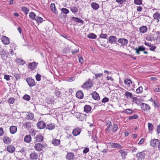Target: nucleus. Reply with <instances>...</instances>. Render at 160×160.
Wrapping results in <instances>:
<instances>
[{"label":"nucleus","instance_id":"f257e3e1","mask_svg":"<svg viewBox=\"0 0 160 160\" xmlns=\"http://www.w3.org/2000/svg\"><path fill=\"white\" fill-rule=\"evenodd\" d=\"M93 84L92 82L90 79H88V81L84 83L82 86V88L85 89L90 88L92 87Z\"/></svg>","mask_w":160,"mask_h":160},{"label":"nucleus","instance_id":"f03ea898","mask_svg":"<svg viewBox=\"0 0 160 160\" xmlns=\"http://www.w3.org/2000/svg\"><path fill=\"white\" fill-rule=\"evenodd\" d=\"M46 147V145L44 144H42L40 143H35L34 146L35 149L37 151L40 152Z\"/></svg>","mask_w":160,"mask_h":160},{"label":"nucleus","instance_id":"7ed1b4c3","mask_svg":"<svg viewBox=\"0 0 160 160\" xmlns=\"http://www.w3.org/2000/svg\"><path fill=\"white\" fill-rule=\"evenodd\" d=\"M146 155L145 152L142 151L138 152L137 154L136 157L138 160H144L145 157Z\"/></svg>","mask_w":160,"mask_h":160},{"label":"nucleus","instance_id":"20e7f679","mask_svg":"<svg viewBox=\"0 0 160 160\" xmlns=\"http://www.w3.org/2000/svg\"><path fill=\"white\" fill-rule=\"evenodd\" d=\"M108 144L113 148H117L121 149L123 148V147L119 143L110 142Z\"/></svg>","mask_w":160,"mask_h":160},{"label":"nucleus","instance_id":"39448f33","mask_svg":"<svg viewBox=\"0 0 160 160\" xmlns=\"http://www.w3.org/2000/svg\"><path fill=\"white\" fill-rule=\"evenodd\" d=\"M38 154L33 151L29 155V159L30 160H37L38 158Z\"/></svg>","mask_w":160,"mask_h":160},{"label":"nucleus","instance_id":"423d86ee","mask_svg":"<svg viewBox=\"0 0 160 160\" xmlns=\"http://www.w3.org/2000/svg\"><path fill=\"white\" fill-rule=\"evenodd\" d=\"M34 143H40L43 141V137L40 134L37 135L35 137Z\"/></svg>","mask_w":160,"mask_h":160},{"label":"nucleus","instance_id":"0eeeda50","mask_svg":"<svg viewBox=\"0 0 160 160\" xmlns=\"http://www.w3.org/2000/svg\"><path fill=\"white\" fill-rule=\"evenodd\" d=\"M37 126L38 128L42 129L45 128L46 127V124L44 121H41L37 122Z\"/></svg>","mask_w":160,"mask_h":160},{"label":"nucleus","instance_id":"6e6552de","mask_svg":"<svg viewBox=\"0 0 160 160\" xmlns=\"http://www.w3.org/2000/svg\"><path fill=\"white\" fill-rule=\"evenodd\" d=\"M26 81L28 85L30 87H33L35 85V82L34 80L31 78H27Z\"/></svg>","mask_w":160,"mask_h":160},{"label":"nucleus","instance_id":"1a4fd4ad","mask_svg":"<svg viewBox=\"0 0 160 160\" xmlns=\"http://www.w3.org/2000/svg\"><path fill=\"white\" fill-rule=\"evenodd\" d=\"M140 106L142 109L144 111H149L151 108L148 104L145 103H142Z\"/></svg>","mask_w":160,"mask_h":160},{"label":"nucleus","instance_id":"9d476101","mask_svg":"<svg viewBox=\"0 0 160 160\" xmlns=\"http://www.w3.org/2000/svg\"><path fill=\"white\" fill-rule=\"evenodd\" d=\"M117 39L118 38L116 36H111L108 38V41L107 42H109L111 44L115 43Z\"/></svg>","mask_w":160,"mask_h":160},{"label":"nucleus","instance_id":"9b49d317","mask_svg":"<svg viewBox=\"0 0 160 160\" xmlns=\"http://www.w3.org/2000/svg\"><path fill=\"white\" fill-rule=\"evenodd\" d=\"M118 42L119 43H120L122 46L126 45L128 42V40L123 38H119L118 39Z\"/></svg>","mask_w":160,"mask_h":160},{"label":"nucleus","instance_id":"f8f14e48","mask_svg":"<svg viewBox=\"0 0 160 160\" xmlns=\"http://www.w3.org/2000/svg\"><path fill=\"white\" fill-rule=\"evenodd\" d=\"M159 142L158 139H154L152 140L150 142V145L152 147H156Z\"/></svg>","mask_w":160,"mask_h":160},{"label":"nucleus","instance_id":"ddd939ff","mask_svg":"<svg viewBox=\"0 0 160 160\" xmlns=\"http://www.w3.org/2000/svg\"><path fill=\"white\" fill-rule=\"evenodd\" d=\"M74 154L73 152H68L66 156V158L67 160H74Z\"/></svg>","mask_w":160,"mask_h":160},{"label":"nucleus","instance_id":"4468645a","mask_svg":"<svg viewBox=\"0 0 160 160\" xmlns=\"http://www.w3.org/2000/svg\"><path fill=\"white\" fill-rule=\"evenodd\" d=\"M37 64H38V63H36L35 62H30L28 65V67L31 70H33L36 68Z\"/></svg>","mask_w":160,"mask_h":160},{"label":"nucleus","instance_id":"2eb2a0df","mask_svg":"<svg viewBox=\"0 0 160 160\" xmlns=\"http://www.w3.org/2000/svg\"><path fill=\"white\" fill-rule=\"evenodd\" d=\"M1 40L4 44L8 45L10 43L9 39L6 36H3L1 38Z\"/></svg>","mask_w":160,"mask_h":160},{"label":"nucleus","instance_id":"dca6fc26","mask_svg":"<svg viewBox=\"0 0 160 160\" xmlns=\"http://www.w3.org/2000/svg\"><path fill=\"white\" fill-rule=\"evenodd\" d=\"M92 98L94 100H100V97L99 94L96 92L94 91L91 94Z\"/></svg>","mask_w":160,"mask_h":160},{"label":"nucleus","instance_id":"f3484780","mask_svg":"<svg viewBox=\"0 0 160 160\" xmlns=\"http://www.w3.org/2000/svg\"><path fill=\"white\" fill-rule=\"evenodd\" d=\"M118 152L121 154L122 159H125L126 156L127 155L128 152H127L124 150L120 149L119 151Z\"/></svg>","mask_w":160,"mask_h":160},{"label":"nucleus","instance_id":"a211bd4d","mask_svg":"<svg viewBox=\"0 0 160 160\" xmlns=\"http://www.w3.org/2000/svg\"><path fill=\"white\" fill-rule=\"evenodd\" d=\"M86 115L82 113H80L79 115H77V118L79 120L83 121L85 119Z\"/></svg>","mask_w":160,"mask_h":160},{"label":"nucleus","instance_id":"6ab92c4d","mask_svg":"<svg viewBox=\"0 0 160 160\" xmlns=\"http://www.w3.org/2000/svg\"><path fill=\"white\" fill-rule=\"evenodd\" d=\"M81 132V129L78 128L74 129L72 131V134L74 136L79 135Z\"/></svg>","mask_w":160,"mask_h":160},{"label":"nucleus","instance_id":"aec40b11","mask_svg":"<svg viewBox=\"0 0 160 160\" xmlns=\"http://www.w3.org/2000/svg\"><path fill=\"white\" fill-rule=\"evenodd\" d=\"M60 140L56 138H54L52 141V144L54 146H59L60 144Z\"/></svg>","mask_w":160,"mask_h":160},{"label":"nucleus","instance_id":"412c9836","mask_svg":"<svg viewBox=\"0 0 160 160\" xmlns=\"http://www.w3.org/2000/svg\"><path fill=\"white\" fill-rule=\"evenodd\" d=\"M3 140L4 142L6 144H9L11 142L10 138L6 136H4L3 137Z\"/></svg>","mask_w":160,"mask_h":160},{"label":"nucleus","instance_id":"4be33fe9","mask_svg":"<svg viewBox=\"0 0 160 160\" xmlns=\"http://www.w3.org/2000/svg\"><path fill=\"white\" fill-rule=\"evenodd\" d=\"M76 95V97L79 99H82L83 98V94L81 90L77 91Z\"/></svg>","mask_w":160,"mask_h":160},{"label":"nucleus","instance_id":"5701e85b","mask_svg":"<svg viewBox=\"0 0 160 160\" xmlns=\"http://www.w3.org/2000/svg\"><path fill=\"white\" fill-rule=\"evenodd\" d=\"M15 148L13 145H10L7 146V150L10 153H12L15 151Z\"/></svg>","mask_w":160,"mask_h":160},{"label":"nucleus","instance_id":"b1692460","mask_svg":"<svg viewBox=\"0 0 160 160\" xmlns=\"http://www.w3.org/2000/svg\"><path fill=\"white\" fill-rule=\"evenodd\" d=\"M32 138L30 135H26L24 138V141L27 143H29L31 141Z\"/></svg>","mask_w":160,"mask_h":160},{"label":"nucleus","instance_id":"393cba45","mask_svg":"<svg viewBox=\"0 0 160 160\" xmlns=\"http://www.w3.org/2000/svg\"><path fill=\"white\" fill-rule=\"evenodd\" d=\"M10 131L12 134L15 133L17 131V128L14 126H12L10 127Z\"/></svg>","mask_w":160,"mask_h":160},{"label":"nucleus","instance_id":"a878e982","mask_svg":"<svg viewBox=\"0 0 160 160\" xmlns=\"http://www.w3.org/2000/svg\"><path fill=\"white\" fill-rule=\"evenodd\" d=\"M153 17L154 19L157 20V22L159 21V19H160V13L159 12H156L153 15Z\"/></svg>","mask_w":160,"mask_h":160},{"label":"nucleus","instance_id":"bb28decb","mask_svg":"<svg viewBox=\"0 0 160 160\" xmlns=\"http://www.w3.org/2000/svg\"><path fill=\"white\" fill-rule=\"evenodd\" d=\"M50 9L52 12L55 13L57 14L58 12L56 8L55 4L53 3H52L50 5Z\"/></svg>","mask_w":160,"mask_h":160},{"label":"nucleus","instance_id":"cd10ccee","mask_svg":"<svg viewBox=\"0 0 160 160\" xmlns=\"http://www.w3.org/2000/svg\"><path fill=\"white\" fill-rule=\"evenodd\" d=\"M91 6L92 8L94 10H97L99 7V4L96 2H92L91 3Z\"/></svg>","mask_w":160,"mask_h":160},{"label":"nucleus","instance_id":"c85d7f7f","mask_svg":"<svg viewBox=\"0 0 160 160\" xmlns=\"http://www.w3.org/2000/svg\"><path fill=\"white\" fill-rule=\"evenodd\" d=\"M46 129H48L49 130H52L55 128V126L53 123H49L46 125Z\"/></svg>","mask_w":160,"mask_h":160},{"label":"nucleus","instance_id":"c756f323","mask_svg":"<svg viewBox=\"0 0 160 160\" xmlns=\"http://www.w3.org/2000/svg\"><path fill=\"white\" fill-rule=\"evenodd\" d=\"M91 107L89 105H86L84 107V110L86 113L89 112L91 110Z\"/></svg>","mask_w":160,"mask_h":160},{"label":"nucleus","instance_id":"7c9ffc66","mask_svg":"<svg viewBox=\"0 0 160 160\" xmlns=\"http://www.w3.org/2000/svg\"><path fill=\"white\" fill-rule=\"evenodd\" d=\"M148 28L146 26H143L141 27L139 29L140 32L143 33H144L146 32Z\"/></svg>","mask_w":160,"mask_h":160},{"label":"nucleus","instance_id":"2f4dec72","mask_svg":"<svg viewBox=\"0 0 160 160\" xmlns=\"http://www.w3.org/2000/svg\"><path fill=\"white\" fill-rule=\"evenodd\" d=\"M70 9L71 12L74 13H76L78 11V8L76 6H71L70 8Z\"/></svg>","mask_w":160,"mask_h":160},{"label":"nucleus","instance_id":"473e14b6","mask_svg":"<svg viewBox=\"0 0 160 160\" xmlns=\"http://www.w3.org/2000/svg\"><path fill=\"white\" fill-rule=\"evenodd\" d=\"M34 117V114L32 113L28 112L27 114L26 119L28 120H32Z\"/></svg>","mask_w":160,"mask_h":160},{"label":"nucleus","instance_id":"72a5a7b5","mask_svg":"<svg viewBox=\"0 0 160 160\" xmlns=\"http://www.w3.org/2000/svg\"><path fill=\"white\" fill-rule=\"evenodd\" d=\"M35 19L38 23H41L43 21V19L40 17H37Z\"/></svg>","mask_w":160,"mask_h":160},{"label":"nucleus","instance_id":"f704fd0d","mask_svg":"<svg viewBox=\"0 0 160 160\" xmlns=\"http://www.w3.org/2000/svg\"><path fill=\"white\" fill-rule=\"evenodd\" d=\"M125 95L126 97L128 98H131L132 96V94L131 93L127 91H126V92H125Z\"/></svg>","mask_w":160,"mask_h":160},{"label":"nucleus","instance_id":"c9c22d12","mask_svg":"<svg viewBox=\"0 0 160 160\" xmlns=\"http://www.w3.org/2000/svg\"><path fill=\"white\" fill-rule=\"evenodd\" d=\"M118 128V125L117 124H114L112 126V131L113 132H115L116 131Z\"/></svg>","mask_w":160,"mask_h":160},{"label":"nucleus","instance_id":"e433bc0d","mask_svg":"<svg viewBox=\"0 0 160 160\" xmlns=\"http://www.w3.org/2000/svg\"><path fill=\"white\" fill-rule=\"evenodd\" d=\"M73 19H76L75 22L77 23H81L83 24L84 22V21L80 18L73 17Z\"/></svg>","mask_w":160,"mask_h":160},{"label":"nucleus","instance_id":"4c0bfd02","mask_svg":"<svg viewBox=\"0 0 160 160\" xmlns=\"http://www.w3.org/2000/svg\"><path fill=\"white\" fill-rule=\"evenodd\" d=\"M61 11H62V13L65 14H68L69 12V10L66 8H62L61 9Z\"/></svg>","mask_w":160,"mask_h":160},{"label":"nucleus","instance_id":"58836bf2","mask_svg":"<svg viewBox=\"0 0 160 160\" xmlns=\"http://www.w3.org/2000/svg\"><path fill=\"white\" fill-rule=\"evenodd\" d=\"M155 33L156 36L155 37L154 36V35L152 37V39L153 40H157L158 38H159V35L160 32L159 31L155 32Z\"/></svg>","mask_w":160,"mask_h":160},{"label":"nucleus","instance_id":"ea45409f","mask_svg":"<svg viewBox=\"0 0 160 160\" xmlns=\"http://www.w3.org/2000/svg\"><path fill=\"white\" fill-rule=\"evenodd\" d=\"M123 112L126 114H131L133 112V110L131 109H127L124 111Z\"/></svg>","mask_w":160,"mask_h":160},{"label":"nucleus","instance_id":"a19ab883","mask_svg":"<svg viewBox=\"0 0 160 160\" xmlns=\"http://www.w3.org/2000/svg\"><path fill=\"white\" fill-rule=\"evenodd\" d=\"M152 34H150L147 35L146 37V40L149 41H151L152 40Z\"/></svg>","mask_w":160,"mask_h":160},{"label":"nucleus","instance_id":"79ce46f5","mask_svg":"<svg viewBox=\"0 0 160 160\" xmlns=\"http://www.w3.org/2000/svg\"><path fill=\"white\" fill-rule=\"evenodd\" d=\"M87 37L89 38L95 39L97 38V36L93 33L88 34Z\"/></svg>","mask_w":160,"mask_h":160},{"label":"nucleus","instance_id":"37998d69","mask_svg":"<svg viewBox=\"0 0 160 160\" xmlns=\"http://www.w3.org/2000/svg\"><path fill=\"white\" fill-rule=\"evenodd\" d=\"M111 124V122H110L108 121L107 122V125L108 126V127L105 130H107L108 132H110L111 130L110 127Z\"/></svg>","mask_w":160,"mask_h":160},{"label":"nucleus","instance_id":"c03bdc74","mask_svg":"<svg viewBox=\"0 0 160 160\" xmlns=\"http://www.w3.org/2000/svg\"><path fill=\"white\" fill-rule=\"evenodd\" d=\"M22 11L24 12L25 14L27 15L28 13L29 10L27 8L24 7H22Z\"/></svg>","mask_w":160,"mask_h":160},{"label":"nucleus","instance_id":"a18cd8bd","mask_svg":"<svg viewBox=\"0 0 160 160\" xmlns=\"http://www.w3.org/2000/svg\"><path fill=\"white\" fill-rule=\"evenodd\" d=\"M0 53H1V56L2 58H3V57L4 56H7L8 54V53L6 51L4 50H2V51H1Z\"/></svg>","mask_w":160,"mask_h":160},{"label":"nucleus","instance_id":"49530a36","mask_svg":"<svg viewBox=\"0 0 160 160\" xmlns=\"http://www.w3.org/2000/svg\"><path fill=\"white\" fill-rule=\"evenodd\" d=\"M36 16V14L32 12H31L30 13L29 15V17L32 20H34L35 19V17Z\"/></svg>","mask_w":160,"mask_h":160},{"label":"nucleus","instance_id":"de8ad7c7","mask_svg":"<svg viewBox=\"0 0 160 160\" xmlns=\"http://www.w3.org/2000/svg\"><path fill=\"white\" fill-rule=\"evenodd\" d=\"M23 99L25 100L29 101L30 99V97L29 95L26 94L24 95L22 98Z\"/></svg>","mask_w":160,"mask_h":160},{"label":"nucleus","instance_id":"09e8293b","mask_svg":"<svg viewBox=\"0 0 160 160\" xmlns=\"http://www.w3.org/2000/svg\"><path fill=\"white\" fill-rule=\"evenodd\" d=\"M148 127L149 131L151 132L153 130V127L151 123H148Z\"/></svg>","mask_w":160,"mask_h":160},{"label":"nucleus","instance_id":"8fccbe9b","mask_svg":"<svg viewBox=\"0 0 160 160\" xmlns=\"http://www.w3.org/2000/svg\"><path fill=\"white\" fill-rule=\"evenodd\" d=\"M138 118V116L137 114H136L134 115L129 116L128 118V119L129 120H132L133 119H137Z\"/></svg>","mask_w":160,"mask_h":160},{"label":"nucleus","instance_id":"3c124183","mask_svg":"<svg viewBox=\"0 0 160 160\" xmlns=\"http://www.w3.org/2000/svg\"><path fill=\"white\" fill-rule=\"evenodd\" d=\"M15 101V99L14 98H10L8 100V102L10 104H12L14 103Z\"/></svg>","mask_w":160,"mask_h":160},{"label":"nucleus","instance_id":"603ef678","mask_svg":"<svg viewBox=\"0 0 160 160\" xmlns=\"http://www.w3.org/2000/svg\"><path fill=\"white\" fill-rule=\"evenodd\" d=\"M134 3L136 4L141 5L142 4V0H134Z\"/></svg>","mask_w":160,"mask_h":160},{"label":"nucleus","instance_id":"864d4df0","mask_svg":"<svg viewBox=\"0 0 160 160\" xmlns=\"http://www.w3.org/2000/svg\"><path fill=\"white\" fill-rule=\"evenodd\" d=\"M55 93L56 95L58 97H60L61 96L62 93L59 90H56Z\"/></svg>","mask_w":160,"mask_h":160},{"label":"nucleus","instance_id":"5fc2aeb1","mask_svg":"<svg viewBox=\"0 0 160 160\" xmlns=\"http://www.w3.org/2000/svg\"><path fill=\"white\" fill-rule=\"evenodd\" d=\"M153 105L155 108H158L160 107L159 103L157 101H154Z\"/></svg>","mask_w":160,"mask_h":160},{"label":"nucleus","instance_id":"6e6d98bb","mask_svg":"<svg viewBox=\"0 0 160 160\" xmlns=\"http://www.w3.org/2000/svg\"><path fill=\"white\" fill-rule=\"evenodd\" d=\"M142 91V86L139 87L136 90V92L137 93H141Z\"/></svg>","mask_w":160,"mask_h":160},{"label":"nucleus","instance_id":"4d7b16f0","mask_svg":"<svg viewBox=\"0 0 160 160\" xmlns=\"http://www.w3.org/2000/svg\"><path fill=\"white\" fill-rule=\"evenodd\" d=\"M14 76L16 79L17 80H18L21 78V76L19 74L17 73H14Z\"/></svg>","mask_w":160,"mask_h":160},{"label":"nucleus","instance_id":"13d9d810","mask_svg":"<svg viewBox=\"0 0 160 160\" xmlns=\"http://www.w3.org/2000/svg\"><path fill=\"white\" fill-rule=\"evenodd\" d=\"M79 48L77 47L75 50H72L71 52L72 54H75L79 52Z\"/></svg>","mask_w":160,"mask_h":160},{"label":"nucleus","instance_id":"bf43d9fd","mask_svg":"<svg viewBox=\"0 0 160 160\" xmlns=\"http://www.w3.org/2000/svg\"><path fill=\"white\" fill-rule=\"evenodd\" d=\"M26 150H27L25 148H22L19 150L18 152H20L22 154H23L25 153H26Z\"/></svg>","mask_w":160,"mask_h":160},{"label":"nucleus","instance_id":"052dcab7","mask_svg":"<svg viewBox=\"0 0 160 160\" xmlns=\"http://www.w3.org/2000/svg\"><path fill=\"white\" fill-rule=\"evenodd\" d=\"M108 35L106 34L101 33L99 36V37L101 38L106 39Z\"/></svg>","mask_w":160,"mask_h":160},{"label":"nucleus","instance_id":"680f3d73","mask_svg":"<svg viewBox=\"0 0 160 160\" xmlns=\"http://www.w3.org/2000/svg\"><path fill=\"white\" fill-rule=\"evenodd\" d=\"M95 78H94L95 79H97L98 78H101L103 75V74L102 73H96L95 74Z\"/></svg>","mask_w":160,"mask_h":160},{"label":"nucleus","instance_id":"e2e57ef3","mask_svg":"<svg viewBox=\"0 0 160 160\" xmlns=\"http://www.w3.org/2000/svg\"><path fill=\"white\" fill-rule=\"evenodd\" d=\"M41 76L39 74L37 73L35 76L36 80L38 81H40L41 79Z\"/></svg>","mask_w":160,"mask_h":160},{"label":"nucleus","instance_id":"0e129e2a","mask_svg":"<svg viewBox=\"0 0 160 160\" xmlns=\"http://www.w3.org/2000/svg\"><path fill=\"white\" fill-rule=\"evenodd\" d=\"M124 82L125 84L129 85L132 83V82L130 79H126L124 81Z\"/></svg>","mask_w":160,"mask_h":160},{"label":"nucleus","instance_id":"69168bd1","mask_svg":"<svg viewBox=\"0 0 160 160\" xmlns=\"http://www.w3.org/2000/svg\"><path fill=\"white\" fill-rule=\"evenodd\" d=\"M16 45L14 43H11L10 45V49H13L15 50L16 48Z\"/></svg>","mask_w":160,"mask_h":160},{"label":"nucleus","instance_id":"338daca9","mask_svg":"<svg viewBox=\"0 0 160 160\" xmlns=\"http://www.w3.org/2000/svg\"><path fill=\"white\" fill-rule=\"evenodd\" d=\"M138 48L140 51H143L145 49V48L143 46H139Z\"/></svg>","mask_w":160,"mask_h":160},{"label":"nucleus","instance_id":"774afa93","mask_svg":"<svg viewBox=\"0 0 160 160\" xmlns=\"http://www.w3.org/2000/svg\"><path fill=\"white\" fill-rule=\"evenodd\" d=\"M109 101V99L107 97H105L102 100V103H105Z\"/></svg>","mask_w":160,"mask_h":160}]
</instances>
